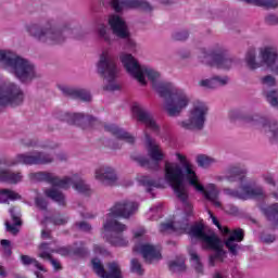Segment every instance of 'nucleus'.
<instances>
[{
  "label": "nucleus",
  "instance_id": "obj_17",
  "mask_svg": "<svg viewBox=\"0 0 278 278\" xmlns=\"http://www.w3.org/2000/svg\"><path fill=\"white\" fill-rule=\"evenodd\" d=\"M131 110L132 114L137 117V121L146 125L147 129H150V131H153L154 134H160V125H157V122H155L153 115L149 111L142 108L139 103H134Z\"/></svg>",
  "mask_w": 278,
  "mask_h": 278
},
{
  "label": "nucleus",
  "instance_id": "obj_29",
  "mask_svg": "<svg viewBox=\"0 0 278 278\" xmlns=\"http://www.w3.org/2000/svg\"><path fill=\"white\" fill-rule=\"evenodd\" d=\"M262 181L270 188H277L276 191L271 192V197L278 201V175L273 172H267L261 175Z\"/></svg>",
  "mask_w": 278,
  "mask_h": 278
},
{
  "label": "nucleus",
  "instance_id": "obj_53",
  "mask_svg": "<svg viewBox=\"0 0 278 278\" xmlns=\"http://www.w3.org/2000/svg\"><path fill=\"white\" fill-rule=\"evenodd\" d=\"M54 225H65V223H68V219L66 217L58 216L53 218Z\"/></svg>",
  "mask_w": 278,
  "mask_h": 278
},
{
  "label": "nucleus",
  "instance_id": "obj_30",
  "mask_svg": "<svg viewBox=\"0 0 278 278\" xmlns=\"http://www.w3.org/2000/svg\"><path fill=\"white\" fill-rule=\"evenodd\" d=\"M258 126L262 127L264 131H269L271 134L270 138L278 140V124L277 122L268 121L264 117L258 118Z\"/></svg>",
  "mask_w": 278,
  "mask_h": 278
},
{
  "label": "nucleus",
  "instance_id": "obj_61",
  "mask_svg": "<svg viewBox=\"0 0 278 278\" xmlns=\"http://www.w3.org/2000/svg\"><path fill=\"white\" fill-rule=\"evenodd\" d=\"M41 149H53V146L51 144H40Z\"/></svg>",
  "mask_w": 278,
  "mask_h": 278
},
{
  "label": "nucleus",
  "instance_id": "obj_9",
  "mask_svg": "<svg viewBox=\"0 0 278 278\" xmlns=\"http://www.w3.org/2000/svg\"><path fill=\"white\" fill-rule=\"evenodd\" d=\"M208 111L205 102L197 100L188 112V118L178 122V125L187 131H201L205 127Z\"/></svg>",
  "mask_w": 278,
  "mask_h": 278
},
{
  "label": "nucleus",
  "instance_id": "obj_58",
  "mask_svg": "<svg viewBox=\"0 0 278 278\" xmlns=\"http://www.w3.org/2000/svg\"><path fill=\"white\" fill-rule=\"evenodd\" d=\"M25 146L26 147H38V142L30 140V141L25 142Z\"/></svg>",
  "mask_w": 278,
  "mask_h": 278
},
{
  "label": "nucleus",
  "instance_id": "obj_62",
  "mask_svg": "<svg viewBox=\"0 0 278 278\" xmlns=\"http://www.w3.org/2000/svg\"><path fill=\"white\" fill-rule=\"evenodd\" d=\"M271 73H274V75H278V65L271 67Z\"/></svg>",
  "mask_w": 278,
  "mask_h": 278
},
{
  "label": "nucleus",
  "instance_id": "obj_45",
  "mask_svg": "<svg viewBox=\"0 0 278 278\" xmlns=\"http://www.w3.org/2000/svg\"><path fill=\"white\" fill-rule=\"evenodd\" d=\"M0 244L4 251V255L9 256L12 255V248L10 247V240L2 239Z\"/></svg>",
  "mask_w": 278,
  "mask_h": 278
},
{
  "label": "nucleus",
  "instance_id": "obj_1",
  "mask_svg": "<svg viewBox=\"0 0 278 278\" xmlns=\"http://www.w3.org/2000/svg\"><path fill=\"white\" fill-rule=\"evenodd\" d=\"M177 162L166 161L164 165V180L173 188L176 197L181 201L185 211H177L172 222L161 224V233H189L191 238L200 240L203 249H210L214 253L208 258L210 266L220 264L226 257L225 242L216 235L206 233L201 224L190 226L188 219L192 216V204L188 202V187L191 186L195 192L212 203L214 207L223 208L220 202V189L216 184L208 182L205 186L201 184V179L197 174V166L192 164L188 156L176 152Z\"/></svg>",
  "mask_w": 278,
  "mask_h": 278
},
{
  "label": "nucleus",
  "instance_id": "obj_8",
  "mask_svg": "<svg viewBox=\"0 0 278 278\" xmlns=\"http://www.w3.org/2000/svg\"><path fill=\"white\" fill-rule=\"evenodd\" d=\"M26 30L35 40L45 45H60V42L64 41V28H58L52 24L43 26L29 24L26 26Z\"/></svg>",
  "mask_w": 278,
  "mask_h": 278
},
{
  "label": "nucleus",
  "instance_id": "obj_5",
  "mask_svg": "<svg viewBox=\"0 0 278 278\" xmlns=\"http://www.w3.org/2000/svg\"><path fill=\"white\" fill-rule=\"evenodd\" d=\"M0 64H2V68L7 73L14 75L22 84H29L38 78L36 66L27 59H23L14 52L0 50Z\"/></svg>",
  "mask_w": 278,
  "mask_h": 278
},
{
  "label": "nucleus",
  "instance_id": "obj_12",
  "mask_svg": "<svg viewBox=\"0 0 278 278\" xmlns=\"http://www.w3.org/2000/svg\"><path fill=\"white\" fill-rule=\"evenodd\" d=\"M25 101V92L12 80L0 81V105H21Z\"/></svg>",
  "mask_w": 278,
  "mask_h": 278
},
{
  "label": "nucleus",
  "instance_id": "obj_52",
  "mask_svg": "<svg viewBox=\"0 0 278 278\" xmlns=\"http://www.w3.org/2000/svg\"><path fill=\"white\" fill-rule=\"evenodd\" d=\"M78 229H80V231H90V229H92V226H90V224L86 223V222H80L77 224Z\"/></svg>",
  "mask_w": 278,
  "mask_h": 278
},
{
  "label": "nucleus",
  "instance_id": "obj_34",
  "mask_svg": "<svg viewBox=\"0 0 278 278\" xmlns=\"http://www.w3.org/2000/svg\"><path fill=\"white\" fill-rule=\"evenodd\" d=\"M137 181L141 186H144L148 190H151V188H162V185H160V182L151 179V177L147 175L139 174L137 176Z\"/></svg>",
  "mask_w": 278,
  "mask_h": 278
},
{
  "label": "nucleus",
  "instance_id": "obj_38",
  "mask_svg": "<svg viewBox=\"0 0 278 278\" xmlns=\"http://www.w3.org/2000/svg\"><path fill=\"white\" fill-rule=\"evenodd\" d=\"M169 270H172V273H181V270H186V261H184V257H178L169 262Z\"/></svg>",
  "mask_w": 278,
  "mask_h": 278
},
{
  "label": "nucleus",
  "instance_id": "obj_39",
  "mask_svg": "<svg viewBox=\"0 0 278 278\" xmlns=\"http://www.w3.org/2000/svg\"><path fill=\"white\" fill-rule=\"evenodd\" d=\"M197 162H198V165L201 166L202 168H207V166H211V164H214L216 160L205 154H200L197 157Z\"/></svg>",
  "mask_w": 278,
  "mask_h": 278
},
{
  "label": "nucleus",
  "instance_id": "obj_20",
  "mask_svg": "<svg viewBox=\"0 0 278 278\" xmlns=\"http://www.w3.org/2000/svg\"><path fill=\"white\" fill-rule=\"evenodd\" d=\"M247 175V167L240 164L229 165L225 172L224 176H217L215 179L216 181H229L230 184H233L236 181H243L244 176Z\"/></svg>",
  "mask_w": 278,
  "mask_h": 278
},
{
  "label": "nucleus",
  "instance_id": "obj_47",
  "mask_svg": "<svg viewBox=\"0 0 278 278\" xmlns=\"http://www.w3.org/2000/svg\"><path fill=\"white\" fill-rule=\"evenodd\" d=\"M93 253L96 255H103V256L110 255V252L105 248H103L99 244L93 245Z\"/></svg>",
  "mask_w": 278,
  "mask_h": 278
},
{
  "label": "nucleus",
  "instance_id": "obj_3",
  "mask_svg": "<svg viewBox=\"0 0 278 278\" xmlns=\"http://www.w3.org/2000/svg\"><path fill=\"white\" fill-rule=\"evenodd\" d=\"M138 211V203L129 200L117 202L106 215L102 228V238L112 247H127L129 241L123 237V231H127V226L117 218H129Z\"/></svg>",
  "mask_w": 278,
  "mask_h": 278
},
{
  "label": "nucleus",
  "instance_id": "obj_56",
  "mask_svg": "<svg viewBox=\"0 0 278 278\" xmlns=\"http://www.w3.org/2000/svg\"><path fill=\"white\" fill-rule=\"evenodd\" d=\"M41 237L43 240H49V238H51V232H49V230H42Z\"/></svg>",
  "mask_w": 278,
  "mask_h": 278
},
{
  "label": "nucleus",
  "instance_id": "obj_54",
  "mask_svg": "<svg viewBox=\"0 0 278 278\" xmlns=\"http://www.w3.org/2000/svg\"><path fill=\"white\" fill-rule=\"evenodd\" d=\"M266 21L269 25H278V16L277 15H268Z\"/></svg>",
  "mask_w": 278,
  "mask_h": 278
},
{
  "label": "nucleus",
  "instance_id": "obj_37",
  "mask_svg": "<svg viewBox=\"0 0 278 278\" xmlns=\"http://www.w3.org/2000/svg\"><path fill=\"white\" fill-rule=\"evenodd\" d=\"M190 255V262L192 266L195 268L198 273H203V265L201 264V257L199 254L194 251V249L189 250Z\"/></svg>",
  "mask_w": 278,
  "mask_h": 278
},
{
  "label": "nucleus",
  "instance_id": "obj_6",
  "mask_svg": "<svg viewBox=\"0 0 278 278\" xmlns=\"http://www.w3.org/2000/svg\"><path fill=\"white\" fill-rule=\"evenodd\" d=\"M98 73L104 78V90H119L118 75L121 71L114 61V52L110 49L102 50L97 63Z\"/></svg>",
  "mask_w": 278,
  "mask_h": 278
},
{
  "label": "nucleus",
  "instance_id": "obj_33",
  "mask_svg": "<svg viewBox=\"0 0 278 278\" xmlns=\"http://www.w3.org/2000/svg\"><path fill=\"white\" fill-rule=\"evenodd\" d=\"M263 214L268 220H274L276 227H278V203L270 206H261Z\"/></svg>",
  "mask_w": 278,
  "mask_h": 278
},
{
  "label": "nucleus",
  "instance_id": "obj_60",
  "mask_svg": "<svg viewBox=\"0 0 278 278\" xmlns=\"http://www.w3.org/2000/svg\"><path fill=\"white\" fill-rule=\"evenodd\" d=\"M213 278H227V275L220 273V271H217Z\"/></svg>",
  "mask_w": 278,
  "mask_h": 278
},
{
  "label": "nucleus",
  "instance_id": "obj_44",
  "mask_svg": "<svg viewBox=\"0 0 278 278\" xmlns=\"http://www.w3.org/2000/svg\"><path fill=\"white\" fill-rule=\"evenodd\" d=\"M131 270L137 275H142V273H144V270L142 269V265L136 258L131 261Z\"/></svg>",
  "mask_w": 278,
  "mask_h": 278
},
{
  "label": "nucleus",
  "instance_id": "obj_50",
  "mask_svg": "<svg viewBox=\"0 0 278 278\" xmlns=\"http://www.w3.org/2000/svg\"><path fill=\"white\" fill-rule=\"evenodd\" d=\"M225 212L227 214L236 215L238 214V207H236L233 204H228L224 207Z\"/></svg>",
  "mask_w": 278,
  "mask_h": 278
},
{
  "label": "nucleus",
  "instance_id": "obj_11",
  "mask_svg": "<svg viewBox=\"0 0 278 278\" xmlns=\"http://www.w3.org/2000/svg\"><path fill=\"white\" fill-rule=\"evenodd\" d=\"M51 253H59L60 255H86V248L80 245L79 248L73 250L71 248H60L56 249L55 243H41L38 250V256L41 260H49L54 268V270H62V265L56 260H52Z\"/></svg>",
  "mask_w": 278,
  "mask_h": 278
},
{
  "label": "nucleus",
  "instance_id": "obj_43",
  "mask_svg": "<svg viewBox=\"0 0 278 278\" xmlns=\"http://www.w3.org/2000/svg\"><path fill=\"white\" fill-rule=\"evenodd\" d=\"M261 83L263 86L273 87L277 85V79H275V76L267 75L261 79Z\"/></svg>",
  "mask_w": 278,
  "mask_h": 278
},
{
  "label": "nucleus",
  "instance_id": "obj_51",
  "mask_svg": "<svg viewBox=\"0 0 278 278\" xmlns=\"http://www.w3.org/2000/svg\"><path fill=\"white\" fill-rule=\"evenodd\" d=\"M174 38L175 40H186L188 38V31L182 30L175 33Z\"/></svg>",
  "mask_w": 278,
  "mask_h": 278
},
{
  "label": "nucleus",
  "instance_id": "obj_19",
  "mask_svg": "<svg viewBox=\"0 0 278 278\" xmlns=\"http://www.w3.org/2000/svg\"><path fill=\"white\" fill-rule=\"evenodd\" d=\"M135 253H140L146 260L147 264H155L162 260V252L160 247L151 245L149 243L137 244L134 248Z\"/></svg>",
  "mask_w": 278,
  "mask_h": 278
},
{
  "label": "nucleus",
  "instance_id": "obj_2",
  "mask_svg": "<svg viewBox=\"0 0 278 278\" xmlns=\"http://www.w3.org/2000/svg\"><path fill=\"white\" fill-rule=\"evenodd\" d=\"M119 60L128 75L136 79L140 86H147V79L151 81L152 87L165 99L164 110L168 116H179L190 105V96L186 90L163 80L162 74L153 67L140 65L138 60L128 53H122Z\"/></svg>",
  "mask_w": 278,
  "mask_h": 278
},
{
  "label": "nucleus",
  "instance_id": "obj_13",
  "mask_svg": "<svg viewBox=\"0 0 278 278\" xmlns=\"http://www.w3.org/2000/svg\"><path fill=\"white\" fill-rule=\"evenodd\" d=\"M208 216L213 223V225H216V227L222 231L223 236H227V239L225 241V245L227 249L232 253V255L238 254V249H240V245L238 242H242L244 239V230L237 228L235 230H230L229 228L225 226H220V223H218V219L214 214H212V211H208Z\"/></svg>",
  "mask_w": 278,
  "mask_h": 278
},
{
  "label": "nucleus",
  "instance_id": "obj_48",
  "mask_svg": "<svg viewBox=\"0 0 278 278\" xmlns=\"http://www.w3.org/2000/svg\"><path fill=\"white\" fill-rule=\"evenodd\" d=\"M132 160H135V162H138L140 166H149V160H147V157L142 155H132Z\"/></svg>",
  "mask_w": 278,
  "mask_h": 278
},
{
  "label": "nucleus",
  "instance_id": "obj_57",
  "mask_svg": "<svg viewBox=\"0 0 278 278\" xmlns=\"http://www.w3.org/2000/svg\"><path fill=\"white\" fill-rule=\"evenodd\" d=\"M263 242H275V236L269 235L263 238Z\"/></svg>",
  "mask_w": 278,
  "mask_h": 278
},
{
  "label": "nucleus",
  "instance_id": "obj_27",
  "mask_svg": "<svg viewBox=\"0 0 278 278\" xmlns=\"http://www.w3.org/2000/svg\"><path fill=\"white\" fill-rule=\"evenodd\" d=\"M9 212L13 224L11 225L10 222H5L7 231L16 235L18 233V227L21 225V213H18V208L16 207H11Z\"/></svg>",
  "mask_w": 278,
  "mask_h": 278
},
{
  "label": "nucleus",
  "instance_id": "obj_59",
  "mask_svg": "<svg viewBox=\"0 0 278 278\" xmlns=\"http://www.w3.org/2000/svg\"><path fill=\"white\" fill-rule=\"evenodd\" d=\"M0 277H8V273L3 266H0Z\"/></svg>",
  "mask_w": 278,
  "mask_h": 278
},
{
  "label": "nucleus",
  "instance_id": "obj_36",
  "mask_svg": "<svg viewBox=\"0 0 278 278\" xmlns=\"http://www.w3.org/2000/svg\"><path fill=\"white\" fill-rule=\"evenodd\" d=\"M245 3L258 5L260 8H278V0H243Z\"/></svg>",
  "mask_w": 278,
  "mask_h": 278
},
{
  "label": "nucleus",
  "instance_id": "obj_22",
  "mask_svg": "<svg viewBox=\"0 0 278 278\" xmlns=\"http://www.w3.org/2000/svg\"><path fill=\"white\" fill-rule=\"evenodd\" d=\"M94 179L100 181V184L112 186V184H116L118 176L116 175V170H114L112 167L102 165L94 169Z\"/></svg>",
  "mask_w": 278,
  "mask_h": 278
},
{
  "label": "nucleus",
  "instance_id": "obj_49",
  "mask_svg": "<svg viewBox=\"0 0 278 278\" xmlns=\"http://www.w3.org/2000/svg\"><path fill=\"white\" fill-rule=\"evenodd\" d=\"M144 233H147V230L142 227H139L134 230V239L135 240H140L141 238L144 237Z\"/></svg>",
  "mask_w": 278,
  "mask_h": 278
},
{
  "label": "nucleus",
  "instance_id": "obj_16",
  "mask_svg": "<svg viewBox=\"0 0 278 278\" xmlns=\"http://www.w3.org/2000/svg\"><path fill=\"white\" fill-rule=\"evenodd\" d=\"M51 162H53V156L42 152H31L17 154L9 166H16V164H26L31 166L38 164H51Z\"/></svg>",
  "mask_w": 278,
  "mask_h": 278
},
{
  "label": "nucleus",
  "instance_id": "obj_35",
  "mask_svg": "<svg viewBox=\"0 0 278 278\" xmlns=\"http://www.w3.org/2000/svg\"><path fill=\"white\" fill-rule=\"evenodd\" d=\"M21 195L10 189H0V203H8V201H16Z\"/></svg>",
  "mask_w": 278,
  "mask_h": 278
},
{
  "label": "nucleus",
  "instance_id": "obj_7",
  "mask_svg": "<svg viewBox=\"0 0 278 278\" xmlns=\"http://www.w3.org/2000/svg\"><path fill=\"white\" fill-rule=\"evenodd\" d=\"M278 60L277 48L273 46H265L260 48L258 58L257 50L255 48L249 49L244 56V62L250 68V71H257V68H262L264 64L267 65V68L273 71L275 68V62Z\"/></svg>",
  "mask_w": 278,
  "mask_h": 278
},
{
  "label": "nucleus",
  "instance_id": "obj_55",
  "mask_svg": "<svg viewBox=\"0 0 278 278\" xmlns=\"http://www.w3.org/2000/svg\"><path fill=\"white\" fill-rule=\"evenodd\" d=\"M240 117V111L238 110H232L229 112V118H231V121H236V118Z\"/></svg>",
  "mask_w": 278,
  "mask_h": 278
},
{
  "label": "nucleus",
  "instance_id": "obj_40",
  "mask_svg": "<svg viewBox=\"0 0 278 278\" xmlns=\"http://www.w3.org/2000/svg\"><path fill=\"white\" fill-rule=\"evenodd\" d=\"M162 214V204H157L149 210L147 217L150 220H157Z\"/></svg>",
  "mask_w": 278,
  "mask_h": 278
},
{
  "label": "nucleus",
  "instance_id": "obj_25",
  "mask_svg": "<svg viewBox=\"0 0 278 278\" xmlns=\"http://www.w3.org/2000/svg\"><path fill=\"white\" fill-rule=\"evenodd\" d=\"M105 131H109L115 138H118V140H124L125 142H128V144H134L136 142V137H134L131 134L125 131L123 128L116 126L115 124H106L104 126Z\"/></svg>",
  "mask_w": 278,
  "mask_h": 278
},
{
  "label": "nucleus",
  "instance_id": "obj_42",
  "mask_svg": "<svg viewBox=\"0 0 278 278\" xmlns=\"http://www.w3.org/2000/svg\"><path fill=\"white\" fill-rule=\"evenodd\" d=\"M266 99H267L268 103H270V105H273V108H276L278 110V90L269 91L266 94Z\"/></svg>",
  "mask_w": 278,
  "mask_h": 278
},
{
  "label": "nucleus",
  "instance_id": "obj_10",
  "mask_svg": "<svg viewBox=\"0 0 278 278\" xmlns=\"http://www.w3.org/2000/svg\"><path fill=\"white\" fill-rule=\"evenodd\" d=\"M199 60L202 64H210L211 66H216V68H222L223 71H229L236 66V60L227 56L225 50L220 48L201 49Z\"/></svg>",
  "mask_w": 278,
  "mask_h": 278
},
{
  "label": "nucleus",
  "instance_id": "obj_21",
  "mask_svg": "<svg viewBox=\"0 0 278 278\" xmlns=\"http://www.w3.org/2000/svg\"><path fill=\"white\" fill-rule=\"evenodd\" d=\"M111 5L115 12H123V10H151V4L144 0H111Z\"/></svg>",
  "mask_w": 278,
  "mask_h": 278
},
{
  "label": "nucleus",
  "instance_id": "obj_26",
  "mask_svg": "<svg viewBox=\"0 0 278 278\" xmlns=\"http://www.w3.org/2000/svg\"><path fill=\"white\" fill-rule=\"evenodd\" d=\"M229 84V77L227 76H214L213 78L202 79L199 81V86L202 88H220V86H227Z\"/></svg>",
  "mask_w": 278,
  "mask_h": 278
},
{
  "label": "nucleus",
  "instance_id": "obj_31",
  "mask_svg": "<svg viewBox=\"0 0 278 278\" xmlns=\"http://www.w3.org/2000/svg\"><path fill=\"white\" fill-rule=\"evenodd\" d=\"M0 181H5L7 184H18L23 181V174L20 172L14 173L8 169L0 168Z\"/></svg>",
  "mask_w": 278,
  "mask_h": 278
},
{
  "label": "nucleus",
  "instance_id": "obj_32",
  "mask_svg": "<svg viewBox=\"0 0 278 278\" xmlns=\"http://www.w3.org/2000/svg\"><path fill=\"white\" fill-rule=\"evenodd\" d=\"M21 260L24 266H34L35 268H37V270H39L35 271L37 278H45V276H42V273H47V269H45V267L41 266V264L38 261H36V258H33L31 256L27 255H22Z\"/></svg>",
  "mask_w": 278,
  "mask_h": 278
},
{
  "label": "nucleus",
  "instance_id": "obj_23",
  "mask_svg": "<svg viewBox=\"0 0 278 278\" xmlns=\"http://www.w3.org/2000/svg\"><path fill=\"white\" fill-rule=\"evenodd\" d=\"M58 88L66 97H72V99H80L81 101H90L92 99V96H90V91L86 89H77L66 86L64 84H59Z\"/></svg>",
  "mask_w": 278,
  "mask_h": 278
},
{
  "label": "nucleus",
  "instance_id": "obj_41",
  "mask_svg": "<svg viewBox=\"0 0 278 278\" xmlns=\"http://www.w3.org/2000/svg\"><path fill=\"white\" fill-rule=\"evenodd\" d=\"M98 36L105 40V42H110V29L104 24H99L97 27Z\"/></svg>",
  "mask_w": 278,
  "mask_h": 278
},
{
  "label": "nucleus",
  "instance_id": "obj_46",
  "mask_svg": "<svg viewBox=\"0 0 278 278\" xmlns=\"http://www.w3.org/2000/svg\"><path fill=\"white\" fill-rule=\"evenodd\" d=\"M35 203H36V206L38 207V210H41V211L47 210V200L43 199L42 197L38 195L35 199Z\"/></svg>",
  "mask_w": 278,
  "mask_h": 278
},
{
  "label": "nucleus",
  "instance_id": "obj_18",
  "mask_svg": "<svg viewBox=\"0 0 278 278\" xmlns=\"http://www.w3.org/2000/svg\"><path fill=\"white\" fill-rule=\"evenodd\" d=\"M91 264L94 273L100 278H123V273L121 271V265H118V263H109V271H105V268L99 258H93Z\"/></svg>",
  "mask_w": 278,
  "mask_h": 278
},
{
  "label": "nucleus",
  "instance_id": "obj_28",
  "mask_svg": "<svg viewBox=\"0 0 278 278\" xmlns=\"http://www.w3.org/2000/svg\"><path fill=\"white\" fill-rule=\"evenodd\" d=\"M62 121H65L70 125H83L90 122V116L81 113H64Z\"/></svg>",
  "mask_w": 278,
  "mask_h": 278
},
{
  "label": "nucleus",
  "instance_id": "obj_4",
  "mask_svg": "<svg viewBox=\"0 0 278 278\" xmlns=\"http://www.w3.org/2000/svg\"><path fill=\"white\" fill-rule=\"evenodd\" d=\"M29 178L33 181H47V184H51L52 188L46 189L45 194L48 199L59 203V205H64L66 203V198L64 197V193L58 190V188L68 190V188L73 186L76 192H79L80 194H90V187L84 181V178H81L79 174H75L72 177L59 178L55 174L38 172L29 174Z\"/></svg>",
  "mask_w": 278,
  "mask_h": 278
},
{
  "label": "nucleus",
  "instance_id": "obj_15",
  "mask_svg": "<svg viewBox=\"0 0 278 278\" xmlns=\"http://www.w3.org/2000/svg\"><path fill=\"white\" fill-rule=\"evenodd\" d=\"M109 25L115 36L126 40V49L129 51H136V41L131 39L129 28L127 27V23H125L123 17L116 14L111 15L109 17Z\"/></svg>",
  "mask_w": 278,
  "mask_h": 278
},
{
  "label": "nucleus",
  "instance_id": "obj_24",
  "mask_svg": "<svg viewBox=\"0 0 278 278\" xmlns=\"http://www.w3.org/2000/svg\"><path fill=\"white\" fill-rule=\"evenodd\" d=\"M146 147L148 149V154L153 162H162L166 155L164 154V151H162V148L151 136L146 135Z\"/></svg>",
  "mask_w": 278,
  "mask_h": 278
},
{
  "label": "nucleus",
  "instance_id": "obj_14",
  "mask_svg": "<svg viewBox=\"0 0 278 278\" xmlns=\"http://www.w3.org/2000/svg\"><path fill=\"white\" fill-rule=\"evenodd\" d=\"M224 194L231 197L232 199H241V201H249V199H266L264 187H255L251 184L242 185L240 191L226 188L224 189Z\"/></svg>",
  "mask_w": 278,
  "mask_h": 278
}]
</instances>
